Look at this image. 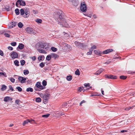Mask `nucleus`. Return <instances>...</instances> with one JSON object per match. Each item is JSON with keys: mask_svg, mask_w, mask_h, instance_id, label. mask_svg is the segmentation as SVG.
<instances>
[{"mask_svg": "<svg viewBox=\"0 0 135 135\" xmlns=\"http://www.w3.org/2000/svg\"><path fill=\"white\" fill-rule=\"evenodd\" d=\"M30 15V12L28 9H26L25 10V15H24V17L26 18L28 17Z\"/></svg>", "mask_w": 135, "mask_h": 135, "instance_id": "obj_11", "label": "nucleus"}, {"mask_svg": "<svg viewBox=\"0 0 135 135\" xmlns=\"http://www.w3.org/2000/svg\"><path fill=\"white\" fill-rule=\"evenodd\" d=\"M15 12L16 15H18L20 14V12L19 11V10L18 9H16L15 10Z\"/></svg>", "mask_w": 135, "mask_h": 135, "instance_id": "obj_29", "label": "nucleus"}, {"mask_svg": "<svg viewBox=\"0 0 135 135\" xmlns=\"http://www.w3.org/2000/svg\"><path fill=\"white\" fill-rule=\"evenodd\" d=\"M21 65H23L25 63V61L24 60H22L20 61Z\"/></svg>", "mask_w": 135, "mask_h": 135, "instance_id": "obj_44", "label": "nucleus"}, {"mask_svg": "<svg viewBox=\"0 0 135 135\" xmlns=\"http://www.w3.org/2000/svg\"><path fill=\"white\" fill-rule=\"evenodd\" d=\"M8 49L10 50H12L13 49V48L11 46H8Z\"/></svg>", "mask_w": 135, "mask_h": 135, "instance_id": "obj_55", "label": "nucleus"}, {"mask_svg": "<svg viewBox=\"0 0 135 135\" xmlns=\"http://www.w3.org/2000/svg\"><path fill=\"white\" fill-rule=\"evenodd\" d=\"M11 44L12 46H15L17 44L16 42H11Z\"/></svg>", "mask_w": 135, "mask_h": 135, "instance_id": "obj_41", "label": "nucleus"}, {"mask_svg": "<svg viewBox=\"0 0 135 135\" xmlns=\"http://www.w3.org/2000/svg\"><path fill=\"white\" fill-rule=\"evenodd\" d=\"M72 3H73V4L75 6H77L78 5V3L75 1H74Z\"/></svg>", "mask_w": 135, "mask_h": 135, "instance_id": "obj_47", "label": "nucleus"}, {"mask_svg": "<svg viewBox=\"0 0 135 135\" xmlns=\"http://www.w3.org/2000/svg\"><path fill=\"white\" fill-rule=\"evenodd\" d=\"M4 35L6 37H10V35H9V34H8L7 33H5L4 34Z\"/></svg>", "mask_w": 135, "mask_h": 135, "instance_id": "obj_51", "label": "nucleus"}, {"mask_svg": "<svg viewBox=\"0 0 135 135\" xmlns=\"http://www.w3.org/2000/svg\"><path fill=\"white\" fill-rule=\"evenodd\" d=\"M110 61L108 60L106 62H105V64L108 65L110 63Z\"/></svg>", "mask_w": 135, "mask_h": 135, "instance_id": "obj_57", "label": "nucleus"}, {"mask_svg": "<svg viewBox=\"0 0 135 135\" xmlns=\"http://www.w3.org/2000/svg\"><path fill=\"white\" fill-rule=\"evenodd\" d=\"M12 100V98L9 97H6L4 98V101L7 102L9 100L11 101Z\"/></svg>", "mask_w": 135, "mask_h": 135, "instance_id": "obj_14", "label": "nucleus"}, {"mask_svg": "<svg viewBox=\"0 0 135 135\" xmlns=\"http://www.w3.org/2000/svg\"><path fill=\"white\" fill-rule=\"evenodd\" d=\"M51 50L53 52L56 51L57 50V49L54 47H51Z\"/></svg>", "mask_w": 135, "mask_h": 135, "instance_id": "obj_36", "label": "nucleus"}, {"mask_svg": "<svg viewBox=\"0 0 135 135\" xmlns=\"http://www.w3.org/2000/svg\"><path fill=\"white\" fill-rule=\"evenodd\" d=\"M127 78V77L126 76L122 75L120 76V79H125Z\"/></svg>", "mask_w": 135, "mask_h": 135, "instance_id": "obj_38", "label": "nucleus"}, {"mask_svg": "<svg viewBox=\"0 0 135 135\" xmlns=\"http://www.w3.org/2000/svg\"><path fill=\"white\" fill-rule=\"evenodd\" d=\"M75 74L76 75H80V72L78 69H77L75 72Z\"/></svg>", "mask_w": 135, "mask_h": 135, "instance_id": "obj_30", "label": "nucleus"}, {"mask_svg": "<svg viewBox=\"0 0 135 135\" xmlns=\"http://www.w3.org/2000/svg\"><path fill=\"white\" fill-rule=\"evenodd\" d=\"M42 84L44 86H45L47 85V82L45 80H43L42 82Z\"/></svg>", "mask_w": 135, "mask_h": 135, "instance_id": "obj_40", "label": "nucleus"}, {"mask_svg": "<svg viewBox=\"0 0 135 135\" xmlns=\"http://www.w3.org/2000/svg\"><path fill=\"white\" fill-rule=\"evenodd\" d=\"M42 56H40L38 57V59L39 61L41 60L42 59Z\"/></svg>", "mask_w": 135, "mask_h": 135, "instance_id": "obj_53", "label": "nucleus"}, {"mask_svg": "<svg viewBox=\"0 0 135 135\" xmlns=\"http://www.w3.org/2000/svg\"><path fill=\"white\" fill-rule=\"evenodd\" d=\"M103 70H104L103 69L100 68L97 71L95 74L96 75H99L103 71Z\"/></svg>", "mask_w": 135, "mask_h": 135, "instance_id": "obj_17", "label": "nucleus"}, {"mask_svg": "<svg viewBox=\"0 0 135 135\" xmlns=\"http://www.w3.org/2000/svg\"><path fill=\"white\" fill-rule=\"evenodd\" d=\"M92 52L89 51V52H88L87 53V55H91V54H92Z\"/></svg>", "mask_w": 135, "mask_h": 135, "instance_id": "obj_59", "label": "nucleus"}, {"mask_svg": "<svg viewBox=\"0 0 135 135\" xmlns=\"http://www.w3.org/2000/svg\"><path fill=\"white\" fill-rule=\"evenodd\" d=\"M113 51V49H109L103 51V53L104 54H107Z\"/></svg>", "mask_w": 135, "mask_h": 135, "instance_id": "obj_12", "label": "nucleus"}, {"mask_svg": "<svg viewBox=\"0 0 135 135\" xmlns=\"http://www.w3.org/2000/svg\"><path fill=\"white\" fill-rule=\"evenodd\" d=\"M67 105V103L66 102H65L64 103H63L62 105V107H65Z\"/></svg>", "mask_w": 135, "mask_h": 135, "instance_id": "obj_49", "label": "nucleus"}, {"mask_svg": "<svg viewBox=\"0 0 135 135\" xmlns=\"http://www.w3.org/2000/svg\"><path fill=\"white\" fill-rule=\"evenodd\" d=\"M51 55H47L46 57V60H47L49 61L51 60Z\"/></svg>", "mask_w": 135, "mask_h": 135, "instance_id": "obj_31", "label": "nucleus"}, {"mask_svg": "<svg viewBox=\"0 0 135 135\" xmlns=\"http://www.w3.org/2000/svg\"><path fill=\"white\" fill-rule=\"evenodd\" d=\"M50 97V95L48 94L45 95L43 96V98L45 100H47L49 99Z\"/></svg>", "mask_w": 135, "mask_h": 135, "instance_id": "obj_18", "label": "nucleus"}, {"mask_svg": "<svg viewBox=\"0 0 135 135\" xmlns=\"http://www.w3.org/2000/svg\"><path fill=\"white\" fill-rule=\"evenodd\" d=\"M18 26L20 28H21L23 26V25L22 23L20 22L18 23Z\"/></svg>", "mask_w": 135, "mask_h": 135, "instance_id": "obj_33", "label": "nucleus"}, {"mask_svg": "<svg viewBox=\"0 0 135 135\" xmlns=\"http://www.w3.org/2000/svg\"><path fill=\"white\" fill-rule=\"evenodd\" d=\"M24 47V45L22 43H20L18 46V47L19 49L21 50Z\"/></svg>", "mask_w": 135, "mask_h": 135, "instance_id": "obj_21", "label": "nucleus"}, {"mask_svg": "<svg viewBox=\"0 0 135 135\" xmlns=\"http://www.w3.org/2000/svg\"><path fill=\"white\" fill-rule=\"evenodd\" d=\"M84 86L86 88H87V89H88L89 88L88 87L90 86V84L89 83L88 84H85Z\"/></svg>", "mask_w": 135, "mask_h": 135, "instance_id": "obj_46", "label": "nucleus"}, {"mask_svg": "<svg viewBox=\"0 0 135 135\" xmlns=\"http://www.w3.org/2000/svg\"><path fill=\"white\" fill-rule=\"evenodd\" d=\"M75 44L76 46L79 48H81L83 46V44L79 42L75 41Z\"/></svg>", "mask_w": 135, "mask_h": 135, "instance_id": "obj_10", "label": "nucleus"}, {"mask_svg": "<svg viewBox=\"0 0 135 135\" xmlns=\"http://www.w3.org/2000/svg\"><path fill=\"white\" fill-rule=\"evenodd\" d=\"M80 8L81 11L83 12H85L86 11L87 9V7L84 2H81L80 6Z\"/></svg>", "mask_w": 135, "mask_h": 135, "instance_id": "obj_4", "label": "nucleus"}, {"mask_svg": "<svg viewBox=\"0 0 135 135\" xmlns=\"http://www.w3.org/2000/svg\"><path fill=\"white\" fill-rule=\"evenodd\" d=\"M135 107V105H133L131 107H126L125 109V110H128L131 109L133 108L134 107Z\"/></svg>", "mask_w": 135, "mask_h": 135, "instance_id": "obj_22", "label": "nucleus"}, {"mask_svg": "<svg viewBox=\"0 0 135 135\" xmlns=\"http://www.w3.org/2000/svg\"><path fill=\"white\" fill-rule=\"evenodd\" d=\"M35 21L38 23H41L42 22V20L38 18L36 19Z\"/></svg>", "mask_w": 135, "mask_h": 135, "instance_id": "obj_28", "label": "nucleus"}, {"mask_svg": "<svg viewBox=\"0 0 135 135\" xmlns=\"http://www.w3.org/2000/svg\"><path fill=\"white\" fill-rule=\"evenodd\" d=\"M35 87L39 88L41 89H43L45 88V87L41 85L40 83L39 82H37L36 83Z\"/></svg>", "mask_w": 135, "mask_h": 135, "instance_id": "obj_8", "label": "nucleus"}, {"mask_svg": "<svg viewBox=\"0 0 135 135\" xmlns=\"http://www.w3.org/2000/svg\"><path fill=\"white\" fill-rule=\"evenodd\" d=\"M34 88H35V90L37 91H40L42 90V89H40L39 88H38L37 87H35Z\"/></svg>", "mask_w": 135, "mask_h": 135, "instance_id": "obj_48", "label": "nucleus"}, {"mask_svg": "<svg viewBox=\"0 0 135 135\" xmlns=\"http://www.w3.org/2000/svg\"><path fill=\"white\" fill-rule=\"evenodd\" d=\"M85 102V101L84 100H83L81 102V104H82L83 103H84Z\"/></svg>", "mask_w": 135, "mask_h": 135, "instance_id": "obj_64", "label": "nucleus"}, {"mask_svg": "<svg viewBox=\"0 0 135 135\" xmlns=\"http://www.w3.org/2000/svg\"><path fill=\"white\" fill-rule=\"evenodd\" d=\"M14 63L15 65L17 66H19V62L17 60H15L14 61Z\"/></svg>", "mask_w": 135, "mask_h": 135, "instance_id": "obj_39", "label": "nucleus"}, {"mask_svg": "<svg viewBox=\"0 0 135 135\" xmlns=\"http://www.w3.org/2000/svg\"><path fill=\"white\" fill-rule=\"evenodd\" d=\"M32 59L33 61H34L36 59V57L35 56L32 57Z\"/></svg>", "mask_w": 135, "mask_h": 135, "instance_id": "obj_61", "label": "nucleus"}, {"mask_svg": "<svg viewBox=\"0 0 135 135\" xmlns=\"http://www.w3.org/2000/svg\"><path fill=\"white\" fill-rule=\"evenodd\" d=\"M93 49H92L91 47L89 50V51L91 52L92 53V52L93 51Z\"/></svg>", "mask_w": 135, "mask_h": 135, "instance_id": "obj_62", "label": "nucleus"}, {"mask_svg": "<svg viewBox=\"0 0 135 135\" xmlns=\"http://www.w3.org/2000/svg\"><path fill=\"white\" fill-rule=\"evenodd\" d=\"M9 89L12 91H13V88L12 87L11 85H9Z\"/></svg>", "mask_w": 135, "mask_h": 135, "instance_id": "obj_54", "label": "nucleus"}, {"mask_svg": "<svg viewBox=\"0 0 135 135\" xmlns=\"http://www.w3.org/2000/svg\"><path fill=\"white\" fill-rule=\"evenodd\" d=\"M37 49H39V48H42L45 49L47 50L49 47L48 45L46 44L43 43L41 42L38 43L35 46Z\"/></svg>", "mask_w": 135, "mask_h": 135, "instance_id": "obj_2", "label": "nucleus"}, {"mask_svg": "<svg viewBox=\"0 0 135 135\" xmlns=\"http://www.w3.org/2000/svg\"><path fill=\"white\" fill-rule=\"evenodd\" d=\"M10 56L12 58L14 59L18 57V55L17 52L13 51L11 53Z\"/></svg>", "mask_w": 135, "mask_h": 135, "instance_id": "obj_6", "label": "nucleus"}, {"mask_svg": "<svg viewBox=\"0 0 135 135\" xmlns=\"http://www.w3.org/2000/svg\"><path fill=\"white\" fill-rule=\"evenodd\" d=\"M127 131L126 130H122L121 131V132L122 133H123L124 132H127Z\"/></svg>", "mask_w": 135, "mask_h": 135, "instance_id": "obj_63", "label": "nucleus"}, {"mask_svg": "<svg viewBox=\"0 0 135 135\" xmlns=\"http://www.w3.org/2000/svg\"><path fill=\"white\" fill-rule=\"evenodd\" d=\"M34 120L33 119L32 120H27L24 121L23 123V126H25L26 124L28 122L30 123H33L32 122L34 121Z\"/></svg>", "mask_w": 135, "mask_h": 135, "instance_id": "obj_13", "label": "nucleus"}, {"mask_svg": "<svg viewBox=\"0 0 135 135\" xmlns=\"http://www.w3.org/2000/svg\"><path fill=\"white\" fill-rule=\"evenodd\" d=\"M63 49L67 51H70L72 49L71 46L68 45L67 44L64 43L62 44Z\"/></svg>", "mask_w": 135, "mask_h": 135, "instance_id": "obj_3", "label": "nucleus"}, {"mask_svg": "<svg viewBox=\"0 0 135 135\" xmlns=\"http://www.w3.org/2000/svg\"><path fill=\"white\" fill-rule=\"evenodd\" d=\"M20 102V100H16L15 102L17 104H19V102Z\"/></svg>", "mask_w": 135, "mask_h": 135, "instance_id": "obj_60", "label": "nucleus"}, {"mask_svg": "<svg viewBox=\"0 0 135 135\" xmlns=\"http://www.w3.org/2000/svg\"><path fill=\"white\" fill-rule=\"evenodd\" d=\"M36 101L37 102H40L41 101V99L40 97L37 98H36Z\"/></svg>", "mask_w": 135, "mask_h": 135, "instance_id": "obj_32", "label": "nucleus"}, {"mask_svg": "<svg viewBox=\"0 0 135 135\" xmlns=\"http://www.w3.org/2000/svg\"><path fill=\"white\" fill-rule=\"evenodd\" d=\"M105 78H107L108 79H116L117 78V77L116 76H114L112 75H105Z\"/></svg>", "mask_w": 135, "mask_h": 135, "instance_id": "obj_9", "label": "nucleus"}, {"mask_svg": "<svg viewBox=\"0 0 135 135\" xmlns=\"http://www.w3.org/2000/svg\"><path fill=\"white\" fill-rule=\"evenodd\" d=\"M36 34V31L35 30H33L32 29V31L31 32V34H33V35H35Z\"/></svg>", "mask_w": 135, "mask_h": 135, "instance_id": "obj_50", "label": "nucleus"}, {"mask_svg": "<svg viewBox=\"0 0 135 135\" xmlns=\"http://www.w3.org/2000/svg\"><path fill=\"white\" fill-rule=\"evenodd\" d=\"M33 89L31 87H29L27 88L26 90V91L27 92L30 91L31 92H32L33 91Z\"/></svg>", "mask_w": 135, "mask_h": 135, "instance_id": "obj_27", "label": "nucleus"}, {"mask_svg": "<svg viewBox=\"0 0 135 135\" xmlns=\"http://www.w3.org/2000/svg\"><path fill=\"white\" fill-rule=\"evenodd\" d=\"M54 17L55 20L62 26L66 27H69L68 23L69 20L63 17L62 12L60 10L55 12L54 14Z\"/></svg>", "mask_w": 135, "mask_h": 135, "instance_id": "obj_1", "label": "nucleus"}, {"mask_svg": "<svg viewBox=\"0 0 135 135\" xmlns=\"http://www.w3.org/2000/svg\"><path fill=\"white\" fill-rule=\"evenodd\" d=\"M38 51L40 53H43V54H46V52L44 50L41 49H37Z\"/></svg>", "mask_w": 135, "mask_h": 135, "instance_id": "obj_20", "label": "nucleus"}, {"mask_svg": "<svg viewBox=\"0 0 135 135\" xmlns=\"http://www.w3.org/2000/svg\"><path fill=\"white\" fill-rule=\"evenodd\" d=\"M83 89H84V87H80L79 88L78 90L79 92H80V91H81L83 90Z\"/></svg>", "mask_w": 135, "mask_h": 135, "instance_id": "obj_52", "label": "nucleus"}, {"mask_svg": "<svg viewBox=\"0 0 135 135\" xmlns=\"http://www.w3.org/2000/svg\"><path fill=\"white\" fill-rule=\"evenodd\" d=\"M16 5L17 7H19L21 5L22 6H25L26 3L23 1L18 0L16 3Z\"/></svg>", "mask_w": 135, "mask_h": 135, "instance_id": "obj_5", "label": "nucleus"}, {"mask_svg": "<svg viewBox=\"0 0 135 135\" xmlns=\"http://www.w3.org/2000/svg\"><path fill=\"white\" fill-rule=\"evenodd\" d=\"M16 25V23L15 22H13L11 23V26H9L10 28H12L14 27Z\"/></svg>", "mask_w": 135, "mask_h": 135, "instance_id": "obj_23", "label": "nucleus"}, {"mask_svg": "<svg viewBox=\"0 0 135 135\" xmlns=\"http://www.w3.org/2000/svg\"><path fill=\"white\" fill-rule=\"evenodd\" d=\"M19 81H20L21 83H25L26 80V78L22 76H19L18 78Z\"/></svg>", "mask_w": 135, "mask_h": 135, "instance_id": "obj_7", "label": "nucleus"}, {"mask_svg": "<svg viewBox=\"0 0 135 135\" xmlns=\"http://www.w3.org/2000/svg\"><path fill=\"white\" fill-rule=\"evenodd\" d=\"M3 55L4 54L3 52L2 51L0 50V55L1 56H3Z\"/></svg>", "mask_w": 135, "mask_h": 135, "instance_id": "obj_56", "label": "nucleus"}, {"mask_svg": "<svg viewBox=\"0 0 135 135\" xmlns=\"http://www.w3.org/2000/svg\"><path fill=\"white\" fill-rule=\"evenodd\" d=\"M10 80L13 83H14L15 82V79L12 77L10 78Z\"/></svg>", "mask_w": 135, "mask_h": 135, "instance_id": "obj_45", "label": "nucleus"}, {"mask_svg": "<svg viewBox=\"0 0 135 135\" xmlns=\"http://www.w3.org/2000/svg\"><path fill=\"white\" fill-rule=\"evenodd\" d=\"M32 29L30 27H27L26 28V31L28 33L31 34L32 31Z\"/></svg>", "mask_w": 135, "mask_h": 135, "instance_id": "obj_15", "label": "nucleus"}, {"mask_svg": "<svg viewBox=\"0 0 135 135\" xmlns=\"http://www.w3.org/2000/svg\"><path fill=\"white\" fill-rule=\"evenodd\" d=\"M20 14L21 15H25V11L23 9H21L20 10Z\"/></svg>", "mask_w": 135, "mask_h": 135, "instance_id": "obj_26", "label": "nucleus"}, {"mask_svg": "<svg viewBox=\"0 0 135 135\" xmlns=\"http://www.w3.org/2000/svg\"><path fill=\"white\" fill-rule=\"evenodd\" d=\"M7 88V86L4 85H2L1 88L2 91L5 90Z\"/></svg>", "mask_w": 135, "mask_h": 135, "instance_id": "obj_24", "label": "nucleus"}, {"mask_svg": "<svg viewBox=\"0 0 135 135\" xmlns=\"http://www.w3.org/2000/svg\"><path fill=\"white\" fill-rule=\"evenodd\" d=\"M1 75H3L5 77H6L7 76L6 74V73L5 72H0V76H1Z\"/></svg>", "mask_w": 135, "mask_h": 135, "instance_id": "obj_34", "label": "nucleus"}, {"mask_svg": "<svg viewBox=\"0 0 135 135\" xmlns=\"http://www.w3.org/2000/svg\"><path fill=\"white\" fill-rule=\"evenodd\" d=\"M94 52L95 54L97 55H100L102 54V52L100 51H99L97 50H95L94 51Z\"/></svg>", "mask_w": 135, "mask_h": 135, "instance_id": "obj_16", "label": "nucleus"}, {"mask_svg": "<svg viewBox=\"0 0 135 135\" xmlns=\"http://www.w3.org/2000/svg\"><path fill=\"white\" fill-rule=\"evenodd\" d=\"M41 68H43L45 66L43 62H41L39 64Z\"/></svg>", "mask_w": 135, "mask_h": 135, "instance_id": "obj_43", "label": "nucleus"}, {"mask_svg": "<svg viewBox=\"0 0 135 135\" xmlns=\"http://www.w3.org/2000/svg\"><path fill=\"white\" fill-rule=\"evenodd\" d=\"M72 76L71 75H70L67 76L66 79L68 81H70L72 80Z\"/></svg>", "mask_w": 135, "mask_h": 135, "instance_id": "obj_25", "label": "nucleus"}, {"mask_svg": "<svg viewBox=\"0 0 135 135\" xmlns=\"http://www.w3.org/2000/svg\"><path fill=\"white\" fill-rule=\"evenodd\" d=\"M91 48L93 49V50L94 49H96L97 48L96 46H95L94 45L91 47Z\"/></svg>", "mask_w": 135, "mask_h": 135, "instance_id": "obj_58", "label": "nucleus"}, {"mask_svg": "<svg viewBox=\"0 0 135 135\" xmlns=\"http://www.w3.org/2000/svg\"><path fill=\"white\" fill-rule=\"evenodd\" d=\"M50 115V114H46L43 115H42V117L43 118H47Z\"/></svg>", "mask_w": 135, "mask_h": 135, "instance_id": "obj_37", "label": "nucleus"}, {"mask_svg": "<svg viewBox=\"0 0 135 135\" xmlns=\"http://www.w3.org/2000/svg\"><path fill=\"white\" fill-rule=\"evenodd\" d=\"M51 56L52 58H54L55 59L59 57V56L57 54L54 53L51 54Z\"/></svg>", "mask_w": 135, "mask_h": 135, "instance_id": "obj_19", "label": "nucleus"}, {"mask_svg": "<svg viewBox=\"0 0 135 135\" xmlns=\"http://www.w3.org/2000/svg\"><path fill=\"white\" fill-rule=\"evenodd\" d=\"M29 73V71L27 70H24L23 71V73L25 75L28 74Z\"/></svg>", "mask_w": 135, "mask_h": 135, "instance_id": "obj_35", "label": "nucleus"}, {"mask_svg": "<svg viewBox=\"0 0 135 135\" xmlns=\"http://www.w3.org/2000/svg\"><path fill=\"white\" fill-rule=\"evenodd\" d=\"M16 89L18 90L19 92H21L22 91V88L20 86L17 87L16 88Z\"/></svg>", "mask_w": 135, "mask_h": 135, "instance_id": "obj_42", "label": "nucleus"}]
</instances>
